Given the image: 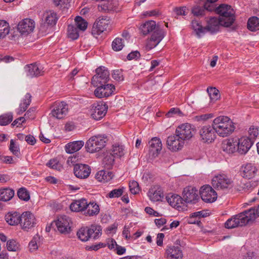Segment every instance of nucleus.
<instances>
[{"label": "nucleus", "mask_w": 259, "mask_h": 259, "mask_svg": "<svg viewBox=\"0 0 259 259\" xmlns=\"http://www.w3.org/2000/svg\"><path fill=\"white\" fill-rule=\"evenodd\" d=\"M113 175L112 172L101 170L95 176L96 179L99 182H107L112 179Z\"/></svg>", "instance_id": "obj_36"}, {"label": "nucleus", "mask_w": 259, "mask_h": 259, "mask_svg": "<svg viewBox=\"0 0 259 259\" xmlns=\"http://www.w3.org/2000/svg\"><path fill=\"white\" fill-rule=\"evenodd\" d=\"M21 214L16 211H10L5 217L6 222L11 226H17L20 224Z\"/></svg>", "instance_id": "obj_26"}, {"label": "nucleus", "mask_w": 259, "mask_h": 259, "mask_svg": "<svg viewBox=\"0 0 259 259\" xmlns=\"http://www.w3.org/2000/svg\"><path fill=\"white\" fill-rule=\"evenodd\" d=\"M248 133L249 135V137L248 138H251V139L254 141V139H255L258 135V128L257 127H254V126H251L248 130Z\"/></svg>", "instance_id": "obj_64"}, {"label": "nucleus", "mask_w": 259, "mask_h": 259, "mask_svg": "<svg viewBox=\"0 0 259 259\" xmlns=\"http://www.w3.org/2000/svg\"><path fill=\"white\" fill-rule=\"evenodd\" d=\"M88 210L84 212L85 215L92 216L97 214L99 212V207L95 202L88 203Z\"/></svg>", "instance_id": "obj_42"}, {"label": "nucleus", "mask_w": 259, "mask_h": 259, "mask_svg": "<svg viewBox=\"0 0 259 259\" xmlns=\"http://www.w3.org/2000/svg\"><path fill=\"white\" fill-rule=\"evenodd\" d=\"M191 26L193 29H194L196 34L199 37H200L201 34H204L205 32V27H202L201 23L196 19L192 20Z\"/></svg>", "instance_id": "obj_41"}, {"label": "nucleus", "mask_w": 259, "mask_h": 259, "mask_svg": "<svg viewBox=\"0 0 259 259\" xmlns=\"http://www.w3.org/2000/svg\"><path fill=\"white\" fill-rule=\"evenodd\" d=\"M68 36L73 40L76 39L79 37L78 29L73 25H69L68 26Z\"/></svg>", "instance_id": "obj_50"}, {"label": "nucleus", "mask_w": 259, "mask_h": 259, "mask_svg": "<svg viewBox=\"0 0 259 259\" xmlns=\"http://www.w3.org/2000/svg\"><path fill=\"white\" fill-rule=\"evenodd\" d=\"M109 23V21L107 17H99L93 26L92 33L94 35H100L106 30Z\"/></svg>", "instance_id": "obj_18"}, {"label": "nucleus", "mask_w": 259, "mask_h": 259, "mask_svg": "<svg viewBox=\"0 0 259 259\" xmlns=\"http://www.w3.org/2000/svg\"><path fill=\"white\" fill-rule=\"evenodd\" d=\"M215 11L219 14V18L224 23V27H229L234 23L235 18L234 12L231 7L226 4H222L217 8Z\"/></svg>", "instance_id": "obj_3"}, {"label": "nucleus", "mask_w": 259, "mask_h": 259, "mask_svg": "<svg viewBox=\"0 0 259 259\" xmlns=\"http://www.w3.org/2000/svg\"><path fill=\"white\" fill-rule=\"evenodd\" d=\"M124 189L123 187L114 189L109 192L106 197L109 198H118L122 195Z\"/></svg>", "instance_id": "obj_52"}, {"label": "nucleus", "mask_w": 259, "mask_h": 259, "mask_svg": "<svg viewBox=\"0 0 259 259\" xmlns=\"http://www.w3.org/2000/svg\"><path fill=\"white\" fill-rule=\"evenodd\" d=\"M97 1L101 2V4L98 6L99 11L106 12L116 10V4L112 0H97Z\"/></svg>", "instance_id": "obj_32"}, {"label": "nucleus", "mask_w": 259, "mask_h": 259, "mask_svg": "<svg viewBox=\"0 0 259 259\" xmlns=\"http://www.w3.org/2000/svg\"><path fill=\"white\" fill-rule=\"evenodd\" d=\"M129 188L131 192L134 194L138 193L140 191L139 184L137 182L135 181L130 182Z\"/></svg>", "instance_id": "obj_61"}, {"label": "nucleus", "mask_w": 259, "mask_h": 259, "mask_svg": "<svg viewBox=\"0 0 259 259\" xmlns=\"http://www.w3.org/2000/svg\"><path fill=\"white\" fill-rule=\"evenodd\" d=\"M254 143L251 138L247 137L241 138L237 141V146H238L237 150L241 154L246 153L250 149Z\"/></svg>", "instance_id": "obj_22"}, {"label": "nucleus", "mask_w": 259, "mask_h": 259, "mask_svg": "<svg viewBox=\"0 0 259 259\" xmlns=\"http://www.w3.org/2000/svg\"><path fill=\"white\" fill-rule=\"evenodd\" d=\"M253 210L248 209L228 219L225 224V228L232 229L246 225L252 220Z\"/></svg>", "instance_id": "obj_2"}, {"label": "nucleus", "mask_w": 259, "mask_h": 259, "mask_svg": "<svg viewBox=\"0 0 259 259\" xmlns=\"http://www.w3.org/2000/svg\"><path fill=\"white\" fill-rule=\"evenodd\" d=\"M177 15H186L188 13V9L186 7H177L174 9Z\"/></svg>", "instance_id": "obj_63"}, {"label": "nucleus", "mask_w": 259, "mask_h": 259, "mask_svg": "<svg viewBox=\"0 0 259 259\" xmlns=\"http://www.w3.org/2000/svg\"><path fill=\"white\" fill-rule=\"evenodd\" d=\"M223 22L218 17H210L207 20V25L205 27V31H207L211 33H214L219 31L221 26H224Z\"/></svg>", "instance_id": "obj_21"}, {"label": "nucleus", "mask_w": 259, "mask_h": 259, "mask_svg": "<svg viewBox=\"0 0 259 259\" xmlns=\"http://www.w3.org/2000/svg\"><path fill=\"white\" fill-rule=\"evenodd\" d=\"M166 201L172 207L178 209H183L184 206L183 199L177 194H169L166 197Z\"/></svg>", "instance_id": "obj_25"}, {"label": "nucleus", "mask_w": 259, "mask_h": 259, "mask_svg": "<svg viewBox=\"0 0 259 259\" xmlns=\"http://www.w3.org/2000/svg\"><path fill=\"white\" fill-rule=\"evenodd\" d=\"M9 24L4 20H0V39L4 38L9 33Z\"/></svg>", "instance_id": "obj_46"}, {"label": "nucleus", "mask_w": 259, "mask_h": 259, "mask_svg": "<svg viewBox=\"0 0 259 259\" xmlns=\"http://www.w3.org/2000/svg\"><path fill=\"white\" fill-rule=\"evenodd\" d=\"M115 157L112 154L106 155L103 159V162L107 168H110L114 162Z\"/></svg>", "instance_id": "obj_56"}, {"label": "nucleus", "mask_w": 259, "mask_h": 259, "mask_svg": "<svg viewBox=\"0 0 259 259\" xmlns=\"http://www.w3.org/2000/svg\"><path fill=\"white\" fill-rule=\"evenodd\" d=\"M213 117V114L212 113H206L195 116L193 118V120L197 122H205L208 119L212 118Z\"/></svg>", "instance_id": "obj_55"}, {"label": "nucleus", "mask_w": 259, "mask_h": 259, "mask_svg": "<svg viewBox=\"0 0 259 259\" xmlns=\"http://www.w3.org/2000/svg\"><path fill=\"white\" fill-rule=\"evenodd\" d=\"M165 255L169 259H182L183 257V252L180 248L174 245L167 246Z\"/></svg>", "instance_id": "obj_24"}, {"label": "nucleus", "mask_w": 259, "mask_h": 259, "mask_svg": "<svg viewBox=\"0 0 259 259\" xmlns=\"http://www.w3.org/2000/svg\"><path fill=\"white\" fill-rule=\"evenodd\" d=\"M195 129L193 126L188 123L180 125L177 128L175 133L179 138L185 141L190 140L194 135Z\"/></svg>", "instance_id": "obj_8"}, {"label": "nucleus", "mask_w": 259, "mask_h": 259, "mask_svg": "<svg viewBox=\"0 0 259 259\" xmlns=\"http://www.w3.org/2000/svg\"><path fill=\"white\" fill-rule=\"evenodd\" d=\"M212 125L216 133L222 137L228 136L235 129L232 121L228 117L225 116L215 118L213 121Z\"/></svg>", "instance_id": "obj_1"}, {"label": "nucleus", "mask_w": 259, "mask_h": 259, "mask_svg": "<svg viewBox=\"0 0 259 259\" xmlns=\"http://www.w3.org/2000/svg\"><path fill=\"white\" fill-rule=\"evenodd\" d=\"M257 171L256 168L252 164H247L243 169L242 177L248 179L253 177Z\"/></svg>", "instance_id": "obj_35"}, {"label": "nucleus", "mask_w": 259, "mask_h": 259, "mask_svg": "<svg viewBox=\"0 0 259 259\" xmlns=\"http://www.w3.org/2000/svg\"><path fill=\"white\" fill-rule=\"evenodd\" d=\"M164 36V31L162 29H157L153 31L150 38L147 40L146 50L149 51L155 48L159 44Z\"/></svg>", "instance_id": "obj_14"}, {"label": "nucleus", "mask_w": 259, "mask_h": 259, "mask_svg": "<svg viewBox=\"0 0 259 259\" xmlns=\"http://www.w3.org/2000/svg\"><path fill=\"white\" fill-rule=\"evenodd\" d=\"M75 23L76 27L81 31H84L88 26V22L81 16H77L75 17Z\"/></svg>", "instance_id": "obj_44"}, {"label": "nucleus", "mask_w": 259, "mask_h": 259, "mask_svg": "<svg viewBox=\"0 0 259 259\" xmlns=\"http://www.w3.org/2000/svg\"><path fill=\"white\" fill-rule=\"evenodd\" d=\"M14 191L10 188L0 189V201L6 202L11 200L14 196Z\"/></svg>", "instance_id": "obj_37"}, {"label": "nucleus", "mask_w": 259, "mask_h": 259, "mask_svg": "<svg viewBox=\"0 0 259 259\" xmlns=\"http://www.w3.org/2000/svg\"><path fill=\"white\" fill-rule=\"evenodd\" d=\"M20 224L22 229L28 231L35 227L36 224L35 218L33 213L29 211H25L21 214Z\"/></svg>", "instance_id": "obj_10"}, {"label": "nucleus", "mask_w": 259, "mask_h": 259, "mask_svg": "<svg viewBox=\"0 0 259 259\" xmlns=\"http://www.w3.org/2000/svg\"><path fill=\"white\" fill-rule=\"evenodd\" d=\"M17 195L18 197L24 201H28L30 199L29 193L26 189L24 188H21L17 192Z\"/></svg>", "instance_id": "obj_53"}, {"label": "nucleus", "mask_w": 259, "mask_h": 259, "mask_svg": "<svg viewBox=\"0 0 259 259\" xmlns=\"http://www.w3.org/2000/svg\"><path fill=\"white\" fill-rule=\"evenodd\" d=\"M184 144L185 141L180 139L176 133L174 135L168 136L166 141L167 148L172 151L181 150Z\"/></svg>", "instance_id": "obj_16"}, {"label": "nucleus", "mask_w": 259, "mask_h": 259, "mask_svg": "<svg viewBox=\"0 0 259 259\" xmlns=\"http://www.w3.org/2000/svg\"><path fill=\"white\" fill-rule=\"evenodd\" d=\"M237 141L233 139H227L222 144V149L228 154L233 153L236 151Z\"/></svg>", "instance_id": "obj_29"}, {"label": "nucleus", "mask_w": 259, "mask_h": 259, "mask_svg": "<svg viewBox=\"0 0 259 259\" xmlns=\"http://www.w3.org/2000/svg\"><path fill=\"white\" fill-rule=\"evenodd\" d=\"M31 102V96L29 93H27L24 99L23 100L22 102L20 104L19 111L18 113L19 114H22L26 111L29 105Z\"/></svg>", "instance_id": "obj_39"}, {"label": "nucleus", "mask_w": 259, "mask_h": 259, "mask_svg": "<svg viewBox=\"0 0 259 259\" xmlns=\"http://www.w3.org/2000/svg\"><path fill=\"white\" fill-rule=\"evenodd\" d=\"M112 77L117 81H122L123 80V76L122 72L120 70H115L112 74Z\"/></svg>", "instance_id": "obj_62"}, {"label": "nucleus", "mask_w": 259, "mask_h": 259, "mask_svg": "<svg viewBox=\"0 0 259 259\" xmlns=\"http://www.w3.org/2000/svg\"><path fill=\"white\" fill-rule=\"evenodd\" d=\"M124 46V39L117 37L112 43V48L114 51H119L122 49Z\"/></svg>", "instance_id": "obj_45"}, {"label": "nucleus", "mask_w": 259, "mask_h": 259, "mask_svg": "<svg viewBox=\"0 0 259 259\" xmlns=\"http://www.w3.org/2000/svg\"><path fill=\"white\" fill-rule=\"evenodd\" d=\"M200 195L203 201L207 203L214 202L217 199V193L209 185L203 186L200 190Z\"/></svg>", "instance_id": "obj_12"}, {"label": "nucleus", "mask_w": 259, "mask_h": 259, "mask_svg": "<svg viewBox=\"0 0 259 259\" xmlns=\"http://www.w3.org/2000/svg\"><path fill=\"white\" fill-rule=\"evenodd\" d=\"M148 195L150 199L154 202L161 201L164 196L161 188L157 186H154L150 189Z\"/></svg>", "instance_id": "obj_27"}, {"label": "nucleus", "mask_w": 259, "mask_h": 259, "mask_svg": "<svg viewBox=\"0 0 259 259\" xmlns=\"http://www.w3.org/2000/svg\"><path fill=\"white\" fill-rule=\"evenodd\" d=\"M258 185V182L256 181L251 180L246 182L244 184L243 189L245 191H250L253 188L256 187Z\"/></svg>", "instance_id": "obj_58"}, {"label": "nucleus", "mask_w": 259, "mask_h": 259, "mask_svg": "<svg viewBox=\"0 0 259 259\" xmlns=\"http://www.w3.org/2000/svg\"><path fill=\"white\" fill-rule=\"evenodd\" d=\"M207 11L205 8L198 6H194L191 9V13L193 16L199 17H202L205 15V12Z\"/></svg>", "instance_id": "obj_47"}, {"label": "nucleus", "mask_w": 259, "mask_h": 259, "mask_svg": "<svg viewBox=\"0 0 259 259\" xmlns=\"http://www.w3.org/2000/svg\"><path fill=\"white\" fill-rule=\"evenodd\" d=\"M84 142L76 141L67 144L65 146V150L68 153H73L79 150L83 146Z\"/></svg>", "instance_id": "obj_33"}, {"label": "nucleus", "mask_w": 259, "mask_h": 259, "mask_svg": "<svg viewBox=\"0 0 259 259\" xmlns=\"http://www.w3.org/2000/svg\"><path fill=\"white\" fill-rule=\"evenodd\" d=\"M88 229L90 238L96 240L102 235V228L100 226L92 225Z\"/></svg>", "instance_id": "obj_38"}, {"label": "nucleus", "mask_w": 259, "mask_h": 259, "mask_svg": "<svg viewBox=\"0 0 259 259\" xmlns=\"http://www.w3.org/2000/svg\"><path fill=\"white\" fill-rule=\"evenodd\" d=\"M207 92L208 93L210 98V100L211 101H215L219 99L220 97L219 91L215 88H208L207 89Z\"/></svg>", "instance_id": "obj_48"}, {"label": "nucleus", "mask_w": 259, "mask_h": 259, "mask_svg": "<svg viewBox=\"0 0 259 259\" xmlns=\"http://www.w3.org/2000/svg\"><path fill=\"white\" fill-rule=\"evenodd\" d=\"M71 220L69 217L63 215L59 217L55 222L58 231L62 234H68L71 231L70 223Z\"/></svg>", "instance_id": "obj_17"}, {"label": "nucleus", "mask_w": 259, "mask_h": 259, "mask_svg": "<svg viewBox=\"0 0 259 259\" xmlns=\"http://www.w3.org/2000/svg\"><path fill=\"white\" fill-rule=\"evenodd\" d=\"M96 87L94 91V95L98 98L108 97L115 91L114 85L110 83L100 84Z\"/></svg>", "instance_id": "obj_11"}, {"label": "nucleus", "mask_w": 259, "mask_h": 259, "mask_svg": "<svg viewBox=\"0 0 259 259\" xmlns=\"http://www.w3.org/2000/svg\"><path fill=\"white\" fill-rule=\"evenodd\" d=\"M149 154L152 158L158 156L162 149V143L160 139L157 137L153 138L149 142Z\"/></svg>", "instance_id": "obj_23"}, {"label": "nucleus", "mask_w": 259, "mask_h": 259, "mask_svg": "<svg viewBox=\"0 0 259 259\" xmlns=\"http://www.w3.org/2000/svg\"><path fill=\"white\" fill-rule=\"evenodd\" d=\"M47 165L51 168L60 170L62 168V164L59 162L57 159L53 158L49 160Z\"/></svg>", "instance_id": "obj_54"}, {"label": "nucleus", "mask_w": 259, "mask_h": 259, "mask_svg": "<svg viewBox=\"0 0 259 259\" xmlns=\"http://www.w3.org/2000/svg\"><path fill=\"white\" fill-rule=\"evenodd\" d=\"M213 187L218 190H225L233 187V181L225 174H219L212 180Z\"/></svg>", "instance_id": "obj_5"}, {"label": "nucleus", "mask_w": 259, "mask_h": 259, "mask_svg": "<svg viewBox=\"0 0 259 259\" xmlns=\"http://www.w3.org/2000/svg\"><path fill=\"white\" fill-rule=\"evenodd\" d=\"M140 29L144 35H146L153 31H156L157 29H161L156 26V22L154 21L151 20L148 21L142 24L140 27Z\"/></svg>", "instance_id": "obj_30"}, {"label": "nucleus", "mask_w": 259, "mask_h": 259, "mask_svg": "<svg viewBox=\"0 0 259 259\" xmlns=\"http://www.w3.org/2000/svg\"><path fill=\"white\" fill-rule=\"evenodd\" d=\"M106 141V138L104 136L99 135L92 137L86 143L87 151L90 153L99 151L105 147Z\"/></svg>", "instance_id": "obj_4"}, {"label": "nucleus", "mask_w": 259, "mask_h": 259, "mask_svg": "<svg viewBox=\"0 0 259 259\" xmlns=\"http://www.w3.org/2000/svg\"><path fill=\"white\" fill-rule=\"evenodd\" d=\"M34 28V21L30 19H25L20 22L17 29L22 35H26L33 31Z\"/></svg>", "instance_id": "obj_19"}, {"label": "nucleus", "mask_w": 259, "mask_h": 259, "mask_svg": "<svg viewBox=\"0 0 259 259\" xmlns=\"http://www.w3.org/2000/svg\"><path fill=\"white\" fill-rule=\"evenodd\" d=\"M96 74L92 77V84L94 87L106 84L109 80L110 73L105 67H99L96 70Z\"/></svg>", "instance_id": "obj_6"}, {"label": "nucleus", "mask_w": 259, "mask_h": 259, "mask_svg": "<svg viewBox=\"0 0 259 259\" xmlns=\"http://www.w3.org/2000/svg\"><path fill=\"white\" fill-rule=\"evenodd\" d=\"M111 154H112L115 157H121L124 154L123 147L121 145L116 144L113 145Z\"/></svg>", "instance_id": "obj_49"}, {"label": "nucleus", "mask_w": 259, "mask_h": 259, "mask_svg": "<svg viewBox=\"0 0 259 259\" xmlns=\"http://www.w3.org/2000/svg\"><path fill=\"white\" fill-rule=\"evenodd\" d=\"M107 109L108 106L103 102L94 103L91 109V116L95 120H100L105 116Z\"/></svg>", "instance_id": "obj_9"}, {"label": "nucleus", "mask_w": 259, "mask_h": 259, "mask_svg": "<svg viewBox=\"0 0 259 259\" xmlns=\"http://www.w3.org/2000/svg\"><path fill=\"white\" fill-rule=\"evenodd\" d=\"M40 237L38 235H36L33 237V239L29 243V248L31 252L36 250L38 248V240H39Z\"/></svg>", "instance_id": "obj_57"}, {"label": "nucleus", "mask_w": 259, "mask_h": 259, "mask_svg": "<svg viewBox=\"0 0 259 259\" xmlns=\"http://www.w3.org/2000/svg\"><path fill=\"white\" fill-rule=\"evenodd\" d=\"M68 106L64 102L55 103L52 107L51 115L57 119L63 118L67 114Z\"/></svg>", "instance_id": "obj_13"}, {"label": "nucleus", "mask_w": 259, "mask_h": 259, "mask_svg": "<svg viewBox=\"0 0 259 259\" xmlns=\"http://www.w3.org/2000/svg\"><path fill=\"white\" fill-rule=\"evenodd\" d=\"M199 134L201 141L208 144L213 142L217 137L215 130L212 125L202 126L199 131Z\"/></svg>", "instance_id": "obj_7"}, {"label": "nucleus", "mask_w": 259, "mask_h": 259, "mask_svg": "<svg viewBox=\"0 0 259 259\" xmlns=\"http://www.w3.org/2000/svg\"><path fill=\"white\" fill-rule=\"evenodd\" d=\"M88 202L85 199H81L72 202L70 208L72 211H82L87 208Z\"/></svg>", "instance_id": "obj_31"}, {"label": "nucleus", "mask_w": 259, "mask_h": 259, "mask_svg": "<svg viewBox=\"0 0 259 259\" xmlns=\"http://www.w3.org/2000/svg\"><path fill=\"white\" fill-rule=\"evenodd\" d=\"M44 18L49 25L52 26L56 25L58 19L57 13L52 10L46 12L44 14Z\"/></svg>", "instance_id": "obj_34"}, {"label": "nucleus", "mask_w": 259, "mask_h": 259, "mask_svg": "<svg viewBox=\"0 0 259 259\" xmlns=\"http://www.w3.org/2000/svg\"><path fill=\"white\" fill-rule=\"evenodd\" d=\"M88 227L81 228L77 232L78 238L82 241H87L90 238Z\"/></svg>", "instance_id": "obj_43"}, {"label": "nucleus", "mask_w": 259, "mask_h": 259, "mask_svg": "<svg viewBox=\"0 0 259 259\" xmlns=\"http://www.w3.org/2000/svg\"><path fill=\"white\" fill-rule=\"evenodd\" d=\"M73 171L75 176L79 179H86L91 174V169L87 164H76L74 166Z\"/></svg>", "instance_id": "obj_20"}, {"label": "nucleus", "mask_w": 259, "mask_h": 259, "mask_svg": "<svg viewBox=\"0 0 259 259\" xmlns=\"http://www.w3.org/2000/svg\"><path fill=\"white\" fill-rule=\"evenodd\" d=\"M7 249L9 251H16L18 248V243L14 239L9 240L7 243Z\"/></svg>", "instance_id": "obj_60"}, {"label": "nucleus", "mask_w": 259, "mask_h": 259, "mask_svg": "<svg viewBox=\"0 0 259 259\" xmlns=\"http://www.w3.org/2000/svg\"><path fill=\"white\" fill-rule=\"evenodd\" d=\"M25 70L26 72L27 76L30 77L41 75L43 73V71L41 67H39L38 65L35 63L25 66Z\"/></svg>", "instance_id": "obj_28"}, {"label": "nucleus", "mask_w": 259, "mask_h": 259, "mask_svg": "<svg viewBox=\"0 0 259 259\" xmlns=\"http://www.w3.org/2000/svg\"><path fill=\"white\" fill-rule=\"evenodd\" d=\"M13 120V114L8 113L0 116V125H6L9 124Z\"/></svg>", "instance_id": "obj_51"}, {"label": "nucleus", "mask_w": 259, "mask_h": 259, "mask_svg": "<svg viewBox=\"0 0 259 259\" xmlns=\"http://www.w3.org/2000/svg\"><path fill=\"white\" fill-rule=\"evenodd\" d=\"M183 195V199L187 203H195L199 199L198 190L194 187L188 186L184 188Z\"/></svg>", "instance_id": "obj_15"}, {"label": "nucleus", "mask_w": 259, "mask_h": 259, "mask_svg": "<svg viewBox=\"0 0 259 259\" xmlns=\"http://www.w3.org/2000/svg\"><path fill=\"white\" fill-rule=\"evenodd\" d=\"M9 149L13 154L17 156L20 154L19 147L16 145L14 140L10 141Z\"/></svg>", "instance_id": "obj_59"}, {"label": "nucleus", "mask_w": 259, "mask_h": 259, "mask_svg": "<svg viewBox=\"0 0 259 259\" xmlns=\"http://www.w3.org/2000/svg\"><path fill=\"white\" fill-rule=\"evenodd\" d=\"M247 28L251 31H255L259 30V18L256 16H253L249 18L247 22Z\"/></svg>", "instance_id": "obj_40"}]
</instances>
